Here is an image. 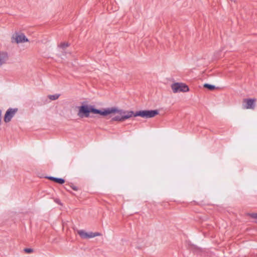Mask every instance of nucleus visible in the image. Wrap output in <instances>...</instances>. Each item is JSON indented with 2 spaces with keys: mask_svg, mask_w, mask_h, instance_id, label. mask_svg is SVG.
Segmentation results:
<instances>
[{
  "mask_svg": "<svg viewBox=\"0 0 257 257\" xmlns=\"http://www.w3.org/2000/svg\"><path fill=\"white\" fill-rule=\"evenodd\" d=\"M78 108V112L77 115L80 117H88L89 116L90 113L99 114L102 115V113L103 112V109L102 110H98L94 108L92 105L88 104H82L81 106H79Z\"/></svg>",
  "mask_w": 257,
  "mask_h": 257,
  "instance_id": "f03ea898",
  "label": "nucleus"
},
{
  "mask_svg": "<svg viewBox=\"0 0 257 257\" xmlns=\"http://www.w3.org/2000/svg\"><path fill=\"white\" fill-rule=\"evenodd\" d=\"M17 111V108H9L8 109L5 115L4 121L6 122L10 121L12 118L14 116Z\"/></svg>",
  "mask_w": 257,
  "mask_h": 257,
  "instance_id": "423d86ee",
  "label": "nucleus"
},
{
  "mask_svg": "<svg viewBox=\"0 0 257 257\" xmlns=\"http://www.w3.org/2000/svg\"><path fill=\"white\" fill-rule=\"evenodd\" d=\"M204 87L210 90H214L215 88V87L214 85L209 84L207 83H205L203 85Z\"/></svg>",
  "mask_w": 257,
  "mask_h": 257,
  "instance_id": "9d476101",
  "label": "nucleus"
},
{
  "mask_svg": "<svg viewBox=\"0 0 257 257\" xmlns=\"http://www.w3.org/2000/svg\"><path fill=\"white\" fill-rule=\"evenodd\" d=\"M69 43L68 42H63V43H61L59 46L62 49H66V48H67L68 47H69Z\"/></svg>",
  "mask_w": 257,
  "mask_h": 257,
  "instance_id": "9b49d317",
  "label": "nucleus"
},
{
  "mask_svg": "<svg viewBox=\"0 0 257 257\" xmlns=\"http://www.w3.org/2000/svg\"><path fill=\"white\" fill-rule=\"evenodd\" d=\"M24 251L28 253H30L33 252V249L31 248H25Z\"/></svg>",
  "mask_w": 257,
  "mask_h": 257,
  "instance_id": "ddd939ff",
  "label": "nucleus"
},
{
  "mask_svg": "<svg viewBox=\"0 0 257 257\" xmlns=\"http://www.w3.org/2000/svg\"><path fill=\"white\" fill-rule=\"evenodd\" d=\"M158 114L157 110H142L134 113L133 111H126L117 107H112L103 109L102 115L106 116L109 115L112 117V120L123 121L133 116H140L142 117L151 118Z\"/></svg>",
  "mask_w": 257,
  "mask_h": 257,
  "instance_id": "f257e3e1",
  "label": "nucleus"
},
{
  "mask_svg": "<svg viewBox=\"0 0 257 257\" xmlns=\"http://www.w3.org/2000/svg\"><path fill=\"white\" fill-rule=\"evenodd\" d=\"M255 102V98H244L242 100V107L244 109H254Z\"/></svg>",
  "mask_w": 257,
  "mask_h": 257,
  "instance_id": "20e7f679",
  "label": "nucleus"
},
{
  "mask_svg": "<svg viewBox=\"0 0 257 257\" xmlns=\"http://www.w3.org/2000/svg\"><path fill=\"white\" fill-rule=\"evenodd\" d=\"M13 39L17 43H23L29 41L28 39L23 34H16L13 37Z\"/></svg>",
  "mask_w": 257,
  "mask_h": 257,
  "instance_id": "0eeeda50",
  "label": "nucleus"
},
{
  "mask_svg": "<svg viewBox=\"0 0 257 257\" xmlns=\"http://www.w3.org/2000/svg\"><path fill=\"white\" fill-rule=\"evenodd\" d=\"M77 233L80 235V236L83 239L91 238L101 235V233L99 232H87L84 230H79L77 231Z\"/></svg>",
  "mask_w": 257,
  "mask_h": 257,
  "instance_id": "39448f33",
  "label": "nucleus"
},
{
  "mask_svg": "<svg viewBox=\"0 0 257 257\" xmlns=\"http://www.w3.org/2000/svg\"><path fill=\"white\" fill-rule=\"evenodd\" d=\"M48 178L52 180V181H53L55 182H57L59 184H63L64 182H65V180L63 179H61V178H55V177H48Z\"/></svg>",
  "mask_w": 257,
  "mask_h": 257,
  "instance_id": "1a4fd4ad",
  "label": "nucleus"
},
{
  "mask_svg": "<svg viewBox=\"0 0 257 257\" xmlns=\"http://www.w3.org/2000/svg\"><path fill=\"white\" fill-rule=\"evenodd\" d=\"M171 88L172 90V91L174 93L179 92H186L189 90V88L187 85L183 83L180 82H176L173 83L171 86Z\"/></svg>",
  "mask_w": 257,
  "mask_h": 257,
  "instance_id": "7ed1b4c3",
  "label": "nucleus"
},
{
  "mask_svg": "<svg viewBox=\"0 0 257 257\" xmlns=\"http://www.w3.org/2000/svg\"><path fill=\"white\" fill-rule=\"evenodd\" d=\"M72 188L74 190H77V188L76 187V186H72Z\"/></svg>",
  "mask_w": 257,
  "mask_h": 257,
  "instance_id": "4468645a",
  "label": "nucleus"
},
{
  "mask_svg": "<svg viewBox=\"0 0 257 257\" xmlns=\"http://www.w3.org/2000/svg\"><path fill=\"white\" fill-rule=\"evenodd\" d=\"M59 96H60L59 94H54V95H49L48 96V98L52 100H55L57 99Z\"/></svg>",
  "mask_w": 257,
  "mask_h": 257,
  "instance_id": "f8f14e48",
  "label": "nucleus"
},
{
  "mask_svg": "<svg viewBox=\"0 0 257 257\" xmlns=\"http://www.w3.org/2000/svg\"><path fill=\"white\" fill-rule=\"evenodd\" d=\"M9 60V56L7 53L0 51V67L7 63Z\"/></svg>",
  "mask_w": 257,
  "mask_h": 257,
  "instance_id": "6e6552de",
  "label": "nucleus"
}]
</instances>
